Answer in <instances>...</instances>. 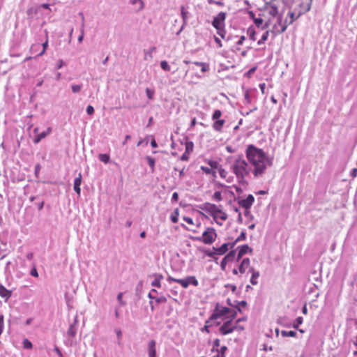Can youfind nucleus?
<instances>
[{"label":"nucleus","mask_w":357,"mask_h":357,"mask_svg":"<svg viewBox=\"0 0 357 357\" xmlns=\"http://www.w3.org/2000/svg\"><path fill=\"white\" fill-rule=\"evenodd\" d=\"M312 0H296L294 11L287 10L283 0H272L266 6L268 14L276 17L277 22L274 23L271 32L278 35L284 32L287 26L296 21L301 15L310 10Z\"/></svg>","instance_id":"nucleus-1"},{"label":"nucleus","mask_w":357,"mask_h":357,"mask_svg":"<svg viewBox=\"0 0 357 357\" xmlns=\"http://www.w3.org/2000/svg\"><path fill=\"white\" fill-rule=\"evenodd\" d=\"M245 155L248 162L252 167V172L255 178L264 175L268 167L272 165V160L261 149L250 144L245 149Z\"/></svg>","instance_id":"nucleus-2"},{"label":"nucleus","mask_w":357,"mask_h":357,"mask_svg":"<svg viewBox=\"0 0 357 357\" xmlns=\"http://www.w3.org/2000/svg\"><path fill=\"white\" fill-rule=\"evenodd\" d=\"M230 168L240 183H244L245 178L250 174L248 163L242 155H238L234 159Z\"/></svg>","instance_id":"nucleus-3"},{"label":"nucleus","mask_w":357,"mask_h":357,"mask_svg":"<svg viewBox=\"0 0 357 357\" xmlns=\"http://www.w3.org/2000/svg\"><path fill=\"white\" fill-rule=\"evenodd\" d=\"M199 208L202 211L208 213L213 218L215 222L219 226H222L223 225V222L227 220L228 218V215L221 208V206H217L214 204L206 202L202 204Z\"/></svg>","instance_id":"nucleus-4"},{"label":"nucleus","mask_w":357,"mask_h":357,"mask_svg":"<svg viewBox=\"0 0 357 357\" xmlns=\"http://www.w3.org/2000/svg\"><path fill=\"white\" fill-rule=\"evenodd\" d=\"M237 315V312L231 308L221 306L217 303L214 309V312L211 316L210 319H217L219 318L226 320L227 319H235Z\"/></svg>","instance_id":"nucleus-5"},{"label":"nucleus","mask_w":357,"mask_h":357,"mask_svg":"<svg viewBox=\"0 0 357 357\" xmlns=\"http://www.w3.org/2000/svg\"><path fill=\"white\" fill-rule=\"evenodd\" d=\"M218 238V233L215 228L208 227L203 231L202 236L195 237L193 239L202 242L205 245H212Z\"/></svg>","instance_id":"nucleus-6"},{"label":"nucleus","mask_w":357,"mask_h":357,"mask_svg":"<svg viewBox=\"0 0 357 357\" xmlns=\"http://www.w3.org/2000/svg\"><path fill=\"white\" fill-rule=\"evenodd\" d=\"M167 281L169 282H175L179 284L184 289L188 288L190 284H192L195 287H197L199 285L198 280H197L196 277L193 275L188 276L183 279H177L172 276H168Z\"/></svg>","instance_id":"nucleus-7"},{"label":"nucleus","mask_w":357,"mask_h":357,"mask_svg":"<svg viewBox=\"0 0 357 357\" xmlns=\"http://www.w3.org/2000/svg\"><path fill=\"white\" fill-rule=\"evenodd\" d=\"M234 319H227L219 328V333L222 335H226L234 332L233 323Z\"/></svg>","instance_id":"nucleus-8"},{"label":"nucleus","mask_w":357,"mask_h":357,"mask_svg":"<svg viewBox=\"0 0 357 357\" xmlns=\"http://www.w3.org/2000/svg\"><path fill=\"white\" fill-rule=\"evenodd\" d=\"M277 22V19L276 17H273L272 16V18L269 19L268 21L266 23V27H270L271 26V28L269 31H266L261 36V39L259 40H258L257 42V44L258 45H261L263 43H265V41L267 40L268 38V34L269 33L271 32L272 34H273V36L275 37L276 35H274L272 32H271V29L273 28V26L274 24V23H276Z\"/></svg>","instance_id":"nucleus-9"},{"label":"nucleus","mask_w":357,"mask_h":357,"mask_svg":"<svg viewBox=\"0 0 357 357\" xmlns=\"http://www.w3.org/2000/svg\"><path fill=\"white\" fill-rule=\"evenodd\" d=\"M226 19V13L220 12L214 17L212 24L216 29L225 27V20Z\"/></svg>","instance_id":"nucleus-10"},{"label":"nucleus","mask_w":357,"mask_h":357,"mask_svg":"<svg viewBox=\"0 0 357 357\" xmlns=\"http://www.w3.org/2000/svg\"><path fill=\"white\" fill-rule=\"evenodd\" d=\"M235 246V242L223 243L219 248L213 247V250H215V253L218 255H225L229 249H231Z\"/></svg>","instance_id":"nucleus-11"},{"label":"nucleus","mask_w":357,"mask_h":357,"mask_svg":"<svg viewBox=\"0 0 357 357\" xmlns=\"http://www.w3.org/2000/svg\"><path fill=\"white\" fill-rule=\"evenodd\" d=\"M255 202V198L252 195H249L246 198L241 199L238 201L239 205L245 208H250Z\"/></svg>","instance_id":"nucleus-12"},{"label":"nucleus","mask_w":357,"mask_h":357,"mask_svg":"<svg viewBox=\"0 0 357 357\" xmlns=\"http://www.w3.org/2000/svg\"><path fill=\"white\" fill-rule=\"evenodd\" d=\"M250 268H253L250 266V261L249 258H245L242 260L238 267V271L241 274L245 273L248 271L250 272Z\"/></svg>","instance_id":"nucleus-13"},{"label":"nucleus","mask_w":357,"mask_h":357,"mask_svg":"<svg viewBox=\"0 0 357 357\" xmlns=\"http://www.w3.org/2000/svg\"><path fill=\"white\" fill-rule=\"evenodd\" d=\"M238 252L237 255V260H239L244 255L248 252H252V250L248 246V245H243L238 248Z\"/></svg>","instance_id":"nucleus-14"},{"label":"nucleus","mask_w":357,"mask_h":357,"mask_svg":"<svg viewBox=\"0 0 357 357\" xmlns=\"http://www.w3.org/2000/svg\"><path fill=\"white\" fill-rule=\"evenodd\" d=\"M155 341L152 340L148 344L149 357H156Z\"/></svg>","instance_id":"nucleus-15"},{"label":"nucleus","mask_w":357,"mask_h":357,"mask_svg":"<svg viewBox=\"0 0 357 357\" xmlns=\"http://www.w3.org/2000/svg\"><path fill=\"white\" fill-rule=\"evenodd\" d=\"M52 132V128L49 127L46 131H43L39 134H37L33 139L34 144H38L42 139L45 138Z\"/></svg>","instance_id":"nucleus-16"},{"label":"nucleus","mask_w":357,"mask_h":357,"mask_svg":"<svg viewBox=\"0 0 357 357\" xmlns=\"http://www.w3.org/2000/svg\"><path fill=\"white\" fill-rule=\"evenodd\" d=\"M235 255V251H230L221 261V266L222 268H225V266L227 264L232 261Z\"/></svg>","instance_id":"nucleus-17"},{"label":"nucleus","mask_w":357,"mask_h":357,"mask_svg":"<svg viewBox=\"0 0 357 357\" xmlns=\"http://www.w3.org/2000/svg\"><path fill=\"white\" fill-rule=\"evenodd\" d=\"M250 273H252L250 278V282L253 285H256L258 283V278L260 275L259 272L256 271L255 268H250Z\"/></svg>","instance_id":"nucleus-18"},{"label":"nucleus","mask_w":357,"mask_h":357,"mask_svg":"<svg viewBox=\"0 0 357 357\" xmlns=\"http://www.w3.org/2000/svg\"><path fill=\"white\" fill-rule=\"evenodd\" d=\"M153 276L154 280L152 281L151 285L158 288L161 287V280H162L163 276L161 274H155Z\"/></svg>","instance_id":"nucleus-19"},{"label":"nucleus","mask_w":357,"mask_h":357,"mask_svg":"<svg viewBox=\"0 0 357 357\" xmlns=\"http://www.w3.org/2000/svg\"><path fill=\"white\" fill-rule=\"evenodd\" d=\"M81 183H82V174H81V173H79L78 177L75 178V181H74V190L78 195L80 194Z\"/></svg>","instance_id":"nucleus-20"},{"label":"nucleus","mask_w":357,"mask_h":357,"mask_svg":"<svg viewBox=\"0 0 357 357\" xmlns=\"http://www.w3.org/2000/svg\"><path fill=\"white\" fill-rule=\"evenodd\" d=\"M225 123V121L223 119L216 120L213 124V128L218 132H220Z\"/></svg>","instance_id":"nucleus-21"},{"label":"nucleus","mask_w":357,"mask_h":357,"mask_svg":"<svg viewBox=\"0 0 357 357\" xmlns=\"http://www.w3.org/2000/svg\"><path fill=\"white\" fill-rule=\"evenodd\" d=\"M218 172L219 173V175L222 178L226 180L227 181H230V180H229L230 176H229L228 172L226 169H225L224 168H222V166L218 169Z\"/></svg>","instance_id":"nucleus-22"},{"label":"nucleus","mask_w":357,"mask_h":357,"mask_svg":"<svg viewBox=\"0 0 357 357\" xmlns=\"http://www.w3.org/2000/svg\"><path fill=\"white\" fill-rule=\"evenodd\" d=\"M0 296L3 298H8L11 296V292L3 285H0Z\"/></svg>","instance_id":"nucleus-23"},{"label":"nucleus","mask_w":357,"mask_h":357,"mask_svg":"<svg viewBox=\"0 0 357 357\" xmlns=\"http://www.w3.org/2000/svg\"><path fill=\"white\" fill-rule=\"evenodd\" d=\"M179 210L176 208L174 211L171 214L170 219L172 222L176 223L178 220Z\"/></svg>","instance_id":"nucleus-24"},{"label":"nucleus","mask_w":357,"mask_h":357,"mask_svg":"<svg viewBox=\"0 0 357 357\" xmlns=\"http://www.w3.org/2000/svg\"><path fill=\"white\" fill-rule=\"evenodd\" d=\"M233 328L234 331L241 332L244 331L245 326L242 325L240 322H238V320L236 319L235 324H233Z\"/></svg>","instance_id":"nucleus-25"},{"label":"nucleus","mask_w":357,"mask_h":357,"mask_svg":"<svg viewBox=\"0 0 357 357\" xmlns=\"http://www.w3.org/2000/svg\"><path fill=\"white\" fill-rule=\"evenodd\" d=\"M207 163L210 166V167L213 170L215 169L218 171V169L221 167V165L216 160H210L207 162Z\"/></svg>","instance_id":"nucleus-26"},{"label":"nucleus","mask_w":357,"mask_h":357,"mask_svg":"<svg viewBox=\"0 0 357 357\" xmlns=\"http://www.w3.org/2000/svg\"><path fill=\"white\" fill-rule=\"evenodd\" d=\"M183 220L188 225H195L192 218L188 217V216H183ZM201 225V222L199 221H197V223L196 224V226L199 227Z\"/></svg>","instance_id":"nucleus-27"},{"label":"nucleus","mask_w":357,"mask_h":357,"mask_svg":"<svg viewBox=\"0 0 357 357\" xmlns=\"http://www.w3.org/2000/svg\"><path fill=\"white\" fill-rule=\"evenodd\" d=\"M201 169L206 174H211L213 176H216V172L215 170L212 169L211 167L209 168L207 167L202 166Z\"/></svg>","instance_id":"nucleus-28"},{"label":"nucleus","mask_w":357,"mask_h":357,"mask_svg":"<svg viewBox=\"0 0 357 357\" xmlns=\"http://www.w3.org/2000/svg\"><path fill=\"white\" fill-rule=\"evenodd\" d=\"M98 158L100 161L103 162L104 163L107 164L109 161V155L108 154L105 153H101L99 154Z\"/></svg>","instance_id":"nucleus-29"},{"label":"nucleus","mask_w":357,"mask_h":357,"mask_svg":"<svg viewBox=\"0 0 357 357\" xmlns=\"http://www.w3.org/2000/svg\"><path fill=\"white\" fill-rule=\"evenodd\" d=\"M281 334L283 337H296V333L294 331H282Z\"/></svg>","instance_id":"nucleus-30"},{"label":"nucleus","mask_w":357,"mask_h":357,"mask_svg":"<svg viewBox=\"0 0 357 357\" xmlns=\"http://www.w3.org/2000/svg\"><path fill=\"white\" fill-rule=\"evenodd\" d=\"M227 347L226 346H222L221 348H220V350L219 351L218 349L217 352V356L216 357H225V351H227Z\"/></svg>","instance_id":"nucleus-31"},{"label":"nucleus","mask_w":357,"mask_h":357,"mask_svg":"<svg viewBox=\"0 0 357 357\" xmlns=\"http://www.w3.org/2000/svg\"><path fill=\"white\" fill-rule=\"evenodd\" d=\"M146 160L148 162L149 165L151 168L152 172H153L154 169H155V160H154V158H151L150 156H147L146 157Z\"/></svg>","instance_id":"nucleus-32"},{"label":"nucleus","mask_w":357,"mask_h":357,"mask_svg":"<svg viewBox=\"0 0 357 357\" xmlns=\"http://www.w3.org/2000/svg\"><path fill=\"white\" fill-rule=\"evenodd\" d=\"M303 321V317H298V318H296V319L295 320L294 324H293V327L296 329H298V326L302 324Z\"/></svg>","instance_id":"nucleus-33"},{"label":"nucleus","mask_w":357,"mask_h":357,"mask_svg":"<svg viewBox=\"0 0 357 357\" xmlns=\"http://www.w3.org/2000/svg\"><path fill=\"white\" fill-rule=\"evenodd\" d=\"M213 199L215 201L220 202L222 199V193L220 191H216L213 195Z\"/></svg>","instance_id":"nucleus-34"},{"label":"nucleus","mask_w":357,"mask_h":357,"mask_svg":"<svg viewBox=\"0 0 357 357\" xmlns=\"http://www.w3.org/2000/svg\"><path fill=\"white\" fill-rule=\"evenodd\" d=\"M181 16H182L183 20L184 23H185L187 21V19H188V12L185 10V8L184 6H181Z\"/></svg>","instance_id":"nucleus-35"},{"label":"nucleus","mask_w":357,"mask_h":357,"mask_svg":"<svg viewBox=\"0 0 357 357\" xmlns=\"http://www.w3.org/2000/svg\"><path fill=\"white\" fill-rule=\"evenodd\" d=\"M222 116V112L219 109H216L214 111L213 114V116H212V119L213 120H218Z\"/></svg>","instance_id":"nucleus-36"},{"label":"nucleus","mask_w":357,"mask_h":357,"mask_svg":"<svg viewBox=\"0 0 357 357\" xmlns=\"http://www.w3.org/2000/svg\"><path fill=\"white\" fill-rule=\"evenodd\" d=\"M160 66L165 71L170 70V66L166 61H162L160 63Z\"/></svg>","instance_id":"nucleus-37"},{"label":"nucleus","mask_w":357,"mask_h":357,"mask_svg":"<svg viewBox=\"0 0 357 357\" xmlns=\"http://www.w3.org/2000/svg\"><path fill=\"white\" fill-rule=\"evenodd\" d=\"M68 335L74 337L76 335V329L74 326L70 325L68 330Z\"/></svg>","instance_id":"nucleus-38"},{"label":"nucleus","mask_w":357,"mask_h":357,"mask_svg":"<svg viewBox=\"0 0 357 357\" xmlns=\"http://www.w3.org/2000/svg\"><path fill=\"white\" fill-rule=\"evenodd\" d=\"M23 347L24 349H30L32 348V343L27 339H24L23 341Z\"/></svg>","instance_id":"nucleus-39"},{"label":"nucleus","mask_w":357,"mask_h":357,"mask_svg":"<svg viewBox=\"0 0 357 357\" xmlns=\"http://www.w3.org/2000/svg\"><path fill=\"white\" fill-rule=\"evenodd\" d=\"M193 150V144L192 142H188L185 144V153H188L189 154Z\"/></svg>","instance_id":"nucleus-40"},{"label":"nucleus","mask_w":357,"mask_h":357,"mask_svg":"<svg viewBox=\"0 0 357 357\" xmlns=\"http://www.w3.org/2000/svg\"><path fill=\"white\" fill-rule=\"evenodd\" d=\"M48 46V40L47 39L45 43H43V50L38 54V56H42L45 54L47 47Z\"/></svg>","instance_id":"nucleus-41"},{"label":"nucleus","mask_w":357,"mask_h":357,"mask_svg":"<svg viewBox=\"0 0 357 357\" xmlns=\"http://www.w3.org/2000/svg\"><path fill=\"white\" fill-rule=\"evenodd\" d=\"M146 93L149 99L152 100L153 98L154 91L149 88H146Z\"/></svg>","instance_id":"nucleus-42"},{"label":"nucleus","mask_w":357,"mask_h":357,"mask_svg":"<svg viewBox=\"0 0 357 357\" xmlns=\"http://www.w3.org/2000/svg\"><path fill=\"white\" fill-rule=\"evenodd\" d=\"M248 34H249V37L250 38L255 41L256 40V38H255V31L254 29H248Z\"/></svg>","instance_id":"nucleus-43"},{"label":"nucleus","mask_w":357,"mask_h":357,"mask_svg":"<svg viewBox=\"0 0 357 357\" xmlns=\"http://www.w3.org/2000/svg\"><path fill=\"white\" fill-rule=\"evenodd\" d=\"M4 326V317L3 315H0V335H1Z\"/></svg>","instance_id":"nucleus-44"},{"label":"nucleus","mask_w":357,"mask_h":357,"mask_svg":"<svg viewBox=\"0 0 357 357\" xmlns=\"http://www.w3.org/2000/svg\"><path fill=\"white\" fill-rule=\"evenodd\" d=\"M82 89V85L74 84L72 86V91L73 93H78Z\"/></svg>","instance_id":"nucleus-45"},{"label":"nucleus","mask_w":357,"mask_h":357,"mask_svg":"<svg viewBox=\"0 0 357 357\" xmlns=\"http://www.w3.org/2000/svg\"><path fill=\"white\" fill-rule=\"evenodd\" d=\"M245 239V233L244 231H242L241 235L234 241L235 242V244L240 241H243Z\"/></svg>","instance_id":"nucleus-46"},{"label":"nucleus","mask_w":357,"mask_h":357,"mask_svg":"<svg viewBox=\"0 0 357 357\" xmlns=\"http://www.w3.org/2000/svg\"><path fill=\"white\" fill-rule=\"evenodd\" d=\"M220 344V340L219 339H215L213 341V351L215 349L218 351V348L219 347Z\"/></svg>","instance_id":"nucleus-47"},{"label":"nucleus","mask_w":357,"mask_h":357,"mask_svg":"<svg viewBox=\"0 0 357 357\" xmlns=\"http://www.w3.org/2000/svg\"><path fill=\"white\" fill-rule=\"evenodd\" d=\"M86 112L89 115H92L94 113V108L91 105H88L86 107Z\"/></svg>","instance_id":"nucleus-48"},{"label":"nucleus","mask_w":357,"mask_h":357,"mask_svg":"<svg viewBox=\"0 0 357 357\" xmlns=\"http://www.w3.org/2000/svg\"><path fill=\"white\" fill-rule=\"evenodd\" d=\"M205 255L209 257H213L215 255H217L215 253V250L211 251V250H206L204 252Z\"/></svg>","instance_id":"nucleus-49"},{"label":"nucleus","mask_w":357,"mask_h":357,"mask_svg":"<svg viewBox=\"0 0 357 357\" xmlns=\"http://www.w3.org/2000/svg\"><path fill=\"white\" fill-rule=\"evenodd\" d=\"M218 31V34L220 35L222 38H225V30L223 28H221L220 29H217Z\"/></svg>","instance_id":"nucleus-50"},{"label":"nucleus","mask_w":357,"mask_h":357,"mask_svg":"<svg viewBox=\"0 0 357 357\" xmlns=\"http://www.w3.org/2000/svg\"><path fill=\"white\" fill-rule=\"evenodd\" d=\"M123 294L119 293L117 296V299L121 305H124L125 303L123 301Z\"/></svg>","instance_id":"nucleus-51"},{"label":"nucleus","mask_w":357,"mask_h":357,"mask_svg":"<svg viewBox=\"0 0 357 357\" xmlns=\"http://www.w3.org/2000/svg\"><path fill=\"white\" fill-rule=\"evenodd\" d=\"M189 153H184L181 156V160H183V161H187L189 159Z\"/></svg>","instance_id":"nucleus-52"},{"label":"nucleus","mask_w":357,"mask_h":357,"mask_svg":"<svg viewBox=\"0 0 357 357\" xmlns=\"http://www.w3.org/2000/svg\"><path fill=\"white\" fill-rule=\"evenodd\" d=\"M246 302L243 301L240 303H238V305L236 306L237 309H238V312H241V307H245L246 305Z\"/></svg>","instance_id":"nucleus-53"},{"label":"nucleus","mask_w":357,"mask_h":357,"mask_svg":"<svg viewBox=\"0 0 357 357\" xmlns=\"http://www.w3.org/2000/svg\"><path fill=\"white\" fill-rule=\"evenodd\" d=\"M255 23L257 26H259L263 24V20L261 18H256L255 19Z\"/></svg>","instance_id":"nucleus-54"},{"label":"nucleus","mask_w":357,"mask_h":357,"mask_svg":"<svg viewBox=\"0 0 357 357\" xmlns=\"http://www.w3.org/2000/svg\"><path fill=\"white\" fill-rule=\"evenodd\" d=\"M351 176L355 178L357 176V168H354L351 172Z\"/></svg>","instance_id":"nucleus-55"},{"label":"nucleus","mask_w":357,"mask_h":357,"mask_svg":"<svg viewBox=\"0 0 357 357\" xmlns=\"http://www.w3.org/2000/svg\"><path fill=\"white\" fill-rule=\"evenodd\" d=\"M31 275L34 277H38V272L36 268H33V270H31Z\"/></svg>","instance_id":"nucleus-56"},{"label":"nucleus","mask_w":357,"mask_h":357,"mask_svg":"<svg viewBox=\"0 0 357 357\" xmlns=\"http://www.w3.org/2000/svg\"><path fill=\"white\" fill-rule=\"evenodd\" d=\"M215 41L218 45V46L220 47H221L222 46L221 40L218 37H215Z\"/></svg>","instance_id":"nucleus-57"},{"label":"nucleus","mask_w":357,"mask_h":357,"mask_svg":"<svg viewBox=\"0 0 357 357\" xmlns=\"http://www.w3.org/2000/svg\"><path fill=\"white\" fill-rule=\"evenodd\" d=\"M245 36H242L241 38H240V40L237 42V44L238 45H242L243 41L245 40Z\"/></svg>","instance_id":"nucleus-58"},{"label":"nucleus","mask_w":357,"mask_h":357,"mask_svg":"<svg viewBox=\"0 0 357 357\" xmlns=\"http://www.w3.org/2000/svg\"><path fill=\"white\" fill-rule=\"evenodd\" d=\"M40 170V165L39 164L36 165L35 167V172L37 174Z\"/></svg>","instance_id":"nucleus-59"},{"label":"nucleus","mask_w":357,"mask_h":357,"mask_svg":"<svg viewBox=\"0 0 357 357\" xmlns=\"http://www.w3.org/2000/svg\"><path fill=\"white\" fill-rule=\"evenodd\" d=\"M151 145L152 147L153 148H156L158 146V144L156 143L155 140V139H153L151 142Z\"/></svg>","instance_id":"nucleus-60"},{"label":"nucleus","mask_w":357,"mask_h":357,"mask_svg":"<svg viewBox=\"0 0 357 357\" xmlns=\"http://www.w3.org/2000/svg\"><path fill=\"white\" fill-rule=\"evenodd\" d=\"M116 335H117L118 339L121 340V336H122V333H121V330L116 331Z\"/></svg>","instance_id":"nucleus-61"},{"label":"nucleus","mask_w":357,"mask_h":357,"mask_svg":"<svg viewBox=\"0 0 357 357\" xmlns=\"http://www.w3.org/2000/svg\"><path fill=\"white\" fill-rule=\"evenodd\" d=\"M302 312L304 314H307V309L306 305H304V306L303 307Z\"/></svg>","instance_id":"nucleus-62"},{"label":"nucleus","mask_w":357,"mask_h":357,"mask_svg":"<svg viewBox=\"0 0 357 357\" xmlns=\"http://www.w3.org/2000/svg\"><path fill=\"white\" fill-rule=\"evenodd\" d=\"M197 123V120L195 118H194L192 121H191V123H190V126L191 127H194Z\"/></svg>","instance_id":"nucleus-63"},{"label":"nucleus","mask_w":357,"mask_h":357,"mask_svg":"<svg viewBox=\"0 0 357 357\" xmlns=\"http://www.w3.org/2000/svg\"><path fill=\"white\" fill-rule=\"evenodd\" d=\"M178 194L177 192H174L173 195H172V199L177 201L178 200Z\"/></svg>","instance_id":"nucleus-64"}]
</instances>
